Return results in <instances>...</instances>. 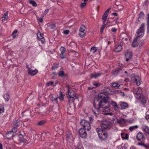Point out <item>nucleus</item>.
<instances>
[{
  "instance_id": "774afa93",
  "label": "nucleus",
  "mask_w": 149,
  "mask_h": 149,
  "mask_svg": "<svg viewBox=\"0 0 149 149\" xmlns=\"http://www.w3.org/2000/svg\"><path fill=\"white\" fill-rule=\"evenodd\" d=\"M145 118L147 120L149 119V114L146 115L145 116Z\"/></svg>"
},
{
  "instance_id": "39448f33",
  "label": "nucleus",
  "mask_w": 149,
  "mask_h": 149,
  "mask_svg": "<svg viewBox=\"0 0 149 149\" xmlns=\"http://www.w3.org/2000/svg\"><path fill=\"white\" fill-rule=\"evenodd\" d=\"M109 97L108 96L106 95L104 93H101L98 94V97L95 98L94 100L96 99L99 101L101 100L103 103L106 104L108 102L107 101L109 100Z\"/></svg>"
},
{
  "instance_id": "c85d7f7f",
  "label": "nucleus",
  "mask_w": 149,
  "mask_h": 149,
  "mask_svg": "<svg viewBox=\"0 0 149 149\" xmlns=\"http://www.w3.org/2000/svg\"><path fill=\"white\" fill-rule=\"evenodd\" d=\"M120 84H119L116 83H113L112 84V86L114 88H118L120 86Z\"/></svg>"
},
{
  "instance_id": "b1692460",
  "label": "nucleus",
  "mask_w": 149,
  "mask_h": 149,
  "mask_svg": "<svg viewBox=\"0 0 149 149\" xmlns=\"http://www.w3.org/2000/svg\"><path fill=\"white\" fill-rule=\"evenodd\" d=\"M111 105L113 107H114V109L116 110H118L119 109V107H118L117 103L114 101H112L111 102Z\"/></svg>"
},
{
  "instance_id": "2f4dec72",
  "label": "nucleus",
  "mask_w": 149,
  "mask_h": 149,
  "mask_svg": "<svg viewBox=\"0 0 149 149\" xmlns=\"http://www.w3.org/2000/svg\"><path fill=\"white\" fill-rule=\"evenodd\" d=\"M19 119L17 120L14 123V127H17L19 125Z\"/></svg>"
},
{
  "instance_id": "37998d69",
  "label": "nucleus",
  "mask_w": 149,
  "mask_h": 149,
  "mask_svg": "<svg viewBox=\"0 0 149 149\" xmlns=\"http://www.w3.org/2000/svg\"><path fill=\"white\" fill-rule=\"evenodd\" d=\"M106 26V24H105V23H103V24L101 28L100 31L102 33L103 32L104 29Z\"/></svg>"
},
{
  "instance_id": "a211bd4d",
  "label": "nucleus",
  "mask_w": 149,
  "mask_h": 149,
  "mask_svg": "<svg viewBox=\"0 0 149 149\" xmlns=\"http://www.w3.org/2000/svg\"><path fill=\"white\" fill-rule=\"evenodd\" d=\"M144 14L142 12H140L139 15L138 19L136 22L138 23V22H140L141 19H144Z\"/></svg>"
},
{
  "instance_id": "412c9836",
  "label": "nucleus",
  "mask_w": 149,
  "mask_h": 149,
  "mask_svg": "<svg viewBox=\"0 0 149 149\" xmlns=\"http://www.w3.org/2000/svg\"><path fill=\"white\" fill-rule=\"evenodd\" d=\"M19 140L21 142H23L26 141V136H24L22 134H20L19 136Z\"/></svg>"
},
{
  "instance_id": "58836bf2",
  "label": "nucleus",
  "mask_w": 149,
  "mask_h": 149,
  "mask_svg": "<svg viewBox=\"0 0 149 149\" xmlns=\"http://www.w3.org/2000/svg\"><path fill=\"white\" fill-rule=\"evenodd\" d=\"M42 136L49 137L50 136V134L48 132H44L42 134Z\"/></svg>"
},
{
  "instance_id": "13d9d810",
  "label": "nucleus",
  "mask_w": 149,
  "mask_h": 149,
  "mask_svg": "<svg viewBox=\"0 0 149 149\" xmlns=\"http://www.w3.org/2000/svg\"><path fill=\"white\" fill-rule=\"evenodd\" d=\"M93 85L96 87H97L99 86H100V84L99 83H93Z\"/></svg>"
},
{
  "instance_id": "393cba45",
  "label": "nucleus",
  "mask_w": 149,
  "mask_h": 149,
  "mask_svg": "<svg viewBox=\"0 0 149 149\" xmlns=\"http://www.w3.org/2000/svg\"><path fill=\"white\" fill-rule=\"evenodd\" d=\"M147 31L148 33H149V13L147 14Z\"/></svg>"
},
{
  "instance_id": "bf43d9fd",
  "label": "nucleus",
  "mask_w": 149,
  "mask_h": 149,
  "mask_svg": "<svg viewBox=\"0 0 149 149\" xmlns=\"http://www.w3.org/2000/svg\"><path fill=\"white\" fill-rule=\"evenodd\" d=\"M55 26V25L54 24H52L50 26V28L51 29H54Z\"/></svg>"
},
{
  "instance_id": "20e7f679",
  "label": "nucleus",
  "mask_w": 149,
  "mask_h": 149,
  "mask_svg": "<svg viewBox=\"0 0 149 149\" xmlns=\"http://www.w3.org/2000/svg\"><path fill=\"white\" fill-rule=\"evenodd\" d=\"M66 87L68 88V97L70 98V100H69V103L70 104V103H72L75 99L77 98V97L76 95V93L74 91H72L71 92H70V88L68 85H66Z\"/></svg>"
},
{
  "instance_id": "ea45409f",
  "label": "nucleus",
  "mask_w": 149,
  "mask_h": 149,
  "mask_svg": "<svg viewBox=\"0 0 149 149\" xmlns=\"http://www.w3.org/2000/svg\"><path fill=\"white\" fill-rule=\"evenodd\" d=\"M58 74L59 76L61 77L64 76L65 75L64 72L63 71H60Z\"/></svg>"
},
{
  "instance_id": "052dcab7",
  "label": "nucleus",
  "mask_w": 149,
  "mask_h": 149,
  "mask_svg": "<svg viewBox=\"0 0 149 149\" xmlns=\"http://www.w3.org/2000/svg\"><path fill=\"white\" fill-rule=\"evenodd\" d=\"M56 73L55 72H54L52 74V76L53 79H54V77H56Z\"/></svg>"
},
{
  "instance_id": "338daca9",
  "label": "nucleus",
  "mask_w": 149,
  "mask_h": 149,
  "mask_svg": "<svg viewBox=\"0 0 149 149\" xmlns=\"http://www.w3.org/2000/svg\"><path fill=\"white\" fill-rule=\"evenodd\" d=\"M144 142H141V143H139L138 144V145L139 146H143L144 145V144L143 143Z\"/></svg>"
},
{
  "instance_id": "a18cd8bd",
  "label": "nucleus",
  "mask_w": 149,
  "mask_h": 149,
  "mask_svg": "<svg viewBox=\"0 0 149 149\" xmlns=\"http://www.w3.org/2000/svg\"><path fill=\"white\" fill-rule=\"evenodd\" d=\"M60 95L59 97V99L61 100H63L64 99V96L61 92H60Z\"/></svg>"
},
{
  "instance_id": "6e6d98bb",
  "label": "nucleus",
  "mask_w": 149,
  "mask_h": 149,
  "mask_svg": "<svg viewBox=\"0 0 149 149\" xmlns=\"http://www.w3.org/2000/svg\"><path fill=\"white\" fill-rule=\"evenodd\" d=\"M49 10V9H47L45 11L43 14L44 15H46L47 13L48 12Z\"/></svg>"
},
{
  "instance_id": "2eb2a0df",
  "label": "nucleus",
  "mask_w": 149,
  "mask_h": 149,
  "mask_svg": "<svg viewBox=\"0 0 149 149\" xmlns=\"http://www.w3.org/2000/svg\"><path fill=\"white\" fill-rule=\"evenodd\" d=\"M14 135L13 132L10 131L6 133V137L8 139H11L13 138Z\"/></svg>"
},
{
  "instance_id": "09e8293b",
  "label": "nucleus",
  "mask_w": 149,
  "mask_h": 149,
  "mask_svg": "<svg viewBox=\"0 0 149 149\" xmlns=\"http://www.w3.org/2000/svg\"><path fill=\"white\" fill-rule=\"evenodd\" d=\"M54 84V82L52 81H50L49 82H47L46 84V85L47 86H49L50 85H53Z\"/></svg>"
},
{
  "instance_id": "864d4df0",
  "label": "nucleus",
  "mask_w": 149,
  "mask_h": 149,
  "mask_svg": "<svg viewBox=\"0 0 149 149\" xmlns=\"http://www.w3.org/2000/svg\"><path fill=\"white\" fill-rule=\"evenodd\" d=\"M94 120L92 116L89 117V121L90 123H91Z\"/></svg>"
},
{
  "instance_id": "4d7b16f0",
  "label": "nucleus",
  "mask_w": 149,
  "mask_h": 149,
  "mask_svg": "<svg viewBox=\"0 0 149 149\" xmlns=\"http://www.w3.org/2000/svg\"><path fill=\"white\" fill-rule=\"evenodd\" d=\"M64 53H61L60 54V57L62 59H63L65 58L64 55Z\"/></svg>"
},
{
  "instance_id": "4c0bfd02",
  "label": "nucleus",
  "mask_w": 149,
  "mask_h": 149,
  "mask_svg": "<svg viewBox=\"0 0 149 149\" xmlns=\"http://www.w3.org/2000/svg\"><path fill=\"white\" fill-rule=\"evenodd\" d=\"M30 3L32 4V6H33L36 7L37 6V3L36 2L33 1H29Z\"/></svg>"
},
{
  "instance_id": "de8ad7c7",
  "label": "nucleus",
  "mask_w": 149,
  "mask_h": 149,
  "mask_svg": "<svg viewBox=\"0 0 149 149\" xmlns=\"http://www.w3.org/2000/svg\"><path fill=\"white\" fill-rule=\"evenodd\" d=\"M4 110V109L3 106L1 105H0V113L3 112Z\"/></svg>"
},
{
  "instance_id": "bb28decb",
  "label": "nucleus",
  "mask_w": 149,
  "mask_h": 149,
  "mask_svg": "<svg viewBox=\"0 0 149 149\" xmlns=\"http://www.w3.org/2000/svg\"><path fill=\"white\" fill-rule=\"evenodd\" d=\"M118 123L121 125H124L126 123L125 120L123 118H121L118 120Z\"/></svg>"
},
{
  "instance_id": "f257e3e1",
  "label": "nucleus",
  "mask_w": 149,
  "mask_h": 149,
  "mask_svg": "<svg viewBox=\"0 0 149 149\" xmlns=\"http://www.w3.org/2000/svg\"><path fill=\"white\" fill-rule=\"evenodd\" d=\"M98 100L96 99L93 102V106L96 110H93V111L96 117L99 115L101 111L109 112V111L108 105L105 106V104L102 103V101Z\"/></svg>"
},
{
  "instance_id": "9d476101",
  "label": "nucleus",
  "mask_w": 149,
  "mask_h": 149,
  "mask_svg": "<svg viewBox=\"0 0 149 149\" xmlns=\"http://www.w3.org/2000/svg\"><path fill=\"white\" fill-rule=\"evenodd\" d=\"M136 138L138 141L141 142H144L145 140V138L143 133L141 132L137 134Z\"/></svg>"
},
{
  "instance_id": "69168bd1",
  "label": "nucleus",
  "mask_w": 149,
  "mask_h": 149,
  "mask_svg": "<svg viewBox=\"0 0 149 149\" xmlns=\"http://www.w3.org/2000/svg\"><path fill=\"white\" fill-rule=\"evenodd\" d=\"M43 17H40L39 19V21L40 22H42L43 21Z\"/></svg>"
},
{
  "instance_id": "aec40b11",
  "label": "nucleus",
  "mask_w": 149,
  "mask_h": 149,
  "mask_svg": "<svg viewBox=\"0 0 149 149\" xmlns=\"http://www.w3.org/2000/svg\"><path fill=\"white\" fill-rule=\"evenodd\" d=\"M121 135L122 139H126L128 140L129 138L128 135L125 133H121Z\"/></svg>"
},
{
  "instance_id": "cd10ccee",
  "label": "nucleus",
  "mask_w": 149,
  "mask_h": 149,
  "mask_svg": "<svg viewBox=\"0 0 149 149\" xmlns=\"http://www.w3.org/2000/svg\"><path fill=\"white\" fill-rule=\"evenodd\" d=\"M121 70V69L119 68L117 70H114L113 72V74L115 75H117L119 73V72Z\"/></svg>"
},
{
  "instance_id": "79ce46f5",
  "label": "nucleus",
  "mask_w": 149,
  "mask_h": 149,
  "mask_svg": "<svg viewBox=\"0 0 149 149\" xmlns=\"http://www.w3.org/2000/svg\"><path fill=\"white\" fill-rule=\"evenodd\" d=\"M17 131V127H14L13 128L12 130L11 131V132H12L13 133V134H14V133H15Z\"/></svg>"
},
{
  "instance_id": "4be33fe9",
  "label": "nucleus",
  "mask_w": 149,
  "mask_h": 149,
  "mask_svg": "<svg viewBox=\"0 0 149 149\" xmlns=\"http://www.w3.org/2000/svg\"><path fill=\"white\" fill-rule=\"evenodd\" d=\"M122 49V47L121 45H118L114 50L116 53H118L120 52Z\"/></svg>"
},
{
  "instance_id": "a19ab883",
  "label": "nucleus",
  "mask_w": 149,
  "mask_h": 149,
  "mask_svg": "<svg viewBox=\"0 0 149 149\" xmlns=\"http://www.w3.org/2000/svg\"><path fill=\"white\" fill-rule=\"evenodd\" d=\"M54 129L56 132H59V133H60V131H61V130L60 129V128H59L57 126H55Z\"/></svg>"
},
{
  "instance_id": "c03bdc74",
  "label": "nucleus",
  "mask_w": 149,
  "mask_h": 149,
  "mask_svg": "<svg viewBox=\"0 0 149 149\" xmlns=\"http://www.w3.org/2000/svg\"><path fill=\"white\" fill-rule=\"evenodd\" d=\"M17 30H15L13 31V33H12V36L13 37V38H15L16 37V34H17Z\"/></svg>"
},
{
  "instance_id": "5fc2aeb1",
  "label": "nucleus",
  "mask_w": 149,
  "mask_h": 149,
  "mask_svg": "<svg viewBox=\"0 0 149 149\" xmlns=\"http://www.w3.org/2000/svg\"><path fill=\"white\" fill-rule=\"evenodd\" d=\"M69 33V30H65L63 31V33L66 35L68 34Z\"/></svg>"
},
{
  "instance_id": "5701e85b",
  "label": "nucleus",
  "mask_w": 149,
  "mask_h": 149,
  "mask_svg": "<svg viewBox=\"0 0 149 149\" xmlns=\"http://www.w3.org/2000/svg\"><path fill=\"white\" fill-rule=\"evenodd\" d=\"M101 74V73H92L91 74V77L92 78H96L97 77H99L100 75Z\"/></svg>"
},
{
  "instance_id": "1a4fd4ad",
  "label": "nucleus",
  "mask_w": 149,
  "mask_h": 149,
  "mask_svg": "<svg viewBox=\"0 0 149 149\" xmlns=\"http://www.w3.org/2000/svg\"><path fill=\"white\" fill-rule=\"evenodd\" d=\"M132 81H134L137 86H139L141 84V79L138 76H136L135 74L133 73L131 75Z\"/></svg>"
},
{
  "instance_id": "49530a36",
  "label": "nucleus",
  "mask_w": 149,
  "mask_h": 149,
  "mask_svg": "<svg viewBox=\"0 0 149 149\" xmlns=\"http://www.w3.org/2000/svg\"><path fill=\"white\" fill-rule=\"evenodd\" d=\"M65 49L63 47H61L60 48V50L61 51V53H64L65 52Z\"/></svg>"
},
{
  "instance_id": "72a5a7b5",
  "label": "nucleus",
  "mask_w": 149,
  "mask_h": 149,
  "mask_svg": "<svg viewBox=\"0 0 149 149\" xmlns=\"http://www.w3.org/2000/svg\"><path fill=\"white\" fill-rule=\"evenodd\" d=\"M143 131L146 133L148 134L149 135V128L146 126L144 129H143Z\"/></svg>"
},
{
  "instance_id": "f3484780",
  "label": "nucleus",
  "mask_w": 149,
  "mask_h": 149,
  "mask_svg": "<svg viewBox=\"0 0 149 149\" xmlns=\"http://www.w3.org/2000/svg\"><path fill=\"white\" fill-rule=\"evenodd\" d=\"M138 38L136 37L135 38L132 43V46L134 47H136L138 46L139 45L138 42Z\"/></svg>"
},
{
  "instance_id": "f8f14e48",
  "label": "nucleus",
  "mask_w": 149,
  "mask_h": 149,
  "mask_svg": "<svg viewBox=\"0 0 149 149\" xmlns=\"http://www.w3.org/2000/svg\"><path fill=\"white\" fill-rule=\"evenodd\" d=\"M125 56L126 58V61H128L129 60L131 59L132 58V54L131 52L129 50H127L125 53Z\"/></svg>"
},
{
  "instance_id": "7c9ffc66",
  "label": "nucleus",
  "mask_w": 149,
  "mask_h": 149,
  "mask_svg": "<svg viewBox=\"0 0 149 149\" xmlns=\"http://www.w3.org/2000/svg\"><path fill=\"white\" fill-rule=\"evenodd\" d=\"M86 29V27L83 24L81 25L80 29L79 31L84 32L85 30Z\"/></svg>"
},
{
  "instance_id": "0eeeda50",
  "label": "nucleus",
  "mask_w": 149,
  "mask_h": 149,
  "mask_svg": "<svg viewBox=\"0 0 149 149\" xmlns=\"http://www.w3.org/2000/svg\"><path fill=\"white\" fill-rule=\"evenodd\" d=\"M144 26V23H142L139 29L137 30L136 32L137 35L136 38H141L143 36L145 31Z\"/></svg>"
},
{
  "instance_id": "473e14b6",
  "label": "nucleus",
  "mask_w": 149,
  "mask_h": 149,
  "mask_svg": "<svg viewBox=\"0 0 149 149\" xmlns=\"http://www.w3.org/2000/svg\"><path fill=\"white\" fill-rule=\"evenodd\" d=\"M138 128V126L137 125H135L130 127L129 128V130L131 132L132 131L134 130L137 129Z\"/></svg>"
},
{
  "instance_id": "680f3d73",
  "label": "nucleus",
  "mask_w": 149,
  "mask_h": 149,
  "mask_svg": "<svg viewBox=\"0 0 149 149\" xmlns=\"http://www.w3.org/2000/svg\"><path fill=\"white\" fill-rule=\"evenodd\" d=\"M57 99H58L56 97H55V98L52 97V101H57Z\"/></svg>"
},
{
  "instance_id": "e2e57ef3",
  "label": "nucleus",
  "mask_w": 149,
  "mask_h": 149,
  "mask_svg": "<svg viewBox=\"0 0 149 149\" xmlns=\"http://www.w3.org/2000/svg\"><path fill=\"white\" fill-rule=\"evenodd\" d=\"M117 31V29L115 28H112L111 29V31L113 32H116Z\"/></svg>"
},
{
  "instance_id": "f704fd0d",
  "label": "nucleus",
  "mask_w": 149,
  "mask_h": 149,
  "mask_svg": "<svg viewBox=\"0 0 149 149\" xmlns=\"http://www.w3.org/2000/svg\"><path fill=\"white\" fill-rule=\"evenodd\" d=\"M45 123V121L44 120L38 122L37 124L40 126H42L44 125Z\"/></svg>"
},
{
  "instance_id": "8fccbe9b",
  "label": "nucleus",
  "mask_w": 149,
  "mask_h": 149,
  "mask_svg": "<svg viewBox=\"0 0 149 149\" xmlns=\"http://www.w3.org/2000/svg\"><path fill=\"white\" fill-rule=\"evenodd\" d=\"M86 2H84V3H82L81 4V8H83L86 6Z\"/></svg>"
},
{
  "instance_id": "e433bc0d",
  "label": "nucleus",
  "mask_w": 149,
  "mask_h": 149,
  "mask_svg": "<svg viewBox=\"0 0 149 149\" xmlns=\"http://www.w3.org/2000/svg\"><path fill=\"white\" fill-rule=\"evenodd\" d=\"M79 35L81 38H83L85 36V34L84 32L79 31Z\"/></svg>"
},
{
  "instance_id": "603ef678",
  "label": "nucleus",
  "mask_w": 149,
  "mask_h": 149,
  "mask_svg": "<svg viewBox=\"0 0 149 149\" xmlns=\"http://www.w3.org/2000/svg\"><path fill=\"white\" fill-rule=\"evenodd\" d=\"M78 149H84V148L81 145L78 144Z\"/></svg>"
},
{
  "instance_id": "6ab92c4d",
  "label": "nucleus",
  "mask_w": 149,
  "mask_h": 149,
  "mask_svg": "<svg viewBox=\"0 0 149 149\" xmlns=\"http://www.w3.org/2000/svg\"><path fill=\"white\" fill-rule=\"evenodd\" d=\"M120 105L122 109H125L127 108L128 106L127 104L124 102H120Z\"/></svg>"
},
{
  "instance_id": "423d86ee",
  "label": "nucleus",
  "mask_w": 149,
  "mask_h": 149,
  "mask_svg": "<svg viewBox=\"0 0 149 149\" xmlns=\"http://www.w3.org/2000/svg\"><path fill=\"white\" fill-rule=\"evenodd\" d=\"M111 123L107 120L102 121L101 123V127L102 130H109L111 127Z\"/></svg>"
},
{
  "instance_id": "9b49d317",
  "label": "nucleus",
  "mask_w": 149,
  "mask_h": 149,
  "mask_svg": "<svg viewBox=\"0 0 149 149\" xmlns=\"http://www.w3.org/2000/svg\"><path fill=\"white\" fill-rule=\"evenodd\" d=\"M85 130V129L81 128L79 131V135L82 138H86L87 136V134Z\"/></svg>"
},
{
  "instance_id": "ddd939ff",
  "label": "nucleus",
  "mask_w": 149,
  "mask_h": 149,
  "mask_svg": "<svg viewBox=\"0 0 149 149\" xmlns=\"http://www.w3.org/2000/svg\"><path fill=\"white\" fill-rule=\"evenodd\" d=\"M110 9V8H109L107 10L104 14L103 15L102 17V19L103 20V23H105V22L106 21L107 17L108 15L109 11Z\"/></svg>"
},
{
  "instance_id": "a878e982",
  "label": "nucleus",
  "mask_w": 149,
  "mask_h": 149,
  "mask_svg": "<svg viewBox=\"0 0 149 149\" xmlns=\"http://www.w3.org/2000/svg\"><path fill=\"white\" fill-rule=\"evenodd\" d=\"M3 97L6 101H8L10 98V96L9 93H7L4 94Z\"/></svg>"
},
{
  "instance_id": "c9c22d12",
  "label": "nucleus",
  "mask_w": 149,
  "mask_h": 149,
  "mask_svg": "<svg viewBox=\"0 0 149 149\" xmlns=\"http://www.w3.org/2000/svg\"><path fill=\"white\" fill-rule=\"evenodd\" d=\"M97 49L95 47H93L91 48V52L93 53H94L96 52Z\"/></svg>"
},
{
  "instance_id": "6e6552de",
  "label": "nucleus",
  "mask_w": 149,
  "mask_h": 149,
  "mask_svg": "<svg viewBox=\"0 0 149 149\" xmlns=\"http://www.w3.org/2000/svg\"><path fill=\"white\" fill-rule=\"evenodd\" d=\"M81 125L84 127L85 129L88 131H89L91 129L90 123L85 120H82L80 122Z\"/></svg>"
},
{
  "instance_id": "0e129e2a",
  "label": "nucleus",
  "mask_w": 149,
  "mask_h": 149,
  "mask_svg": "<svg viewBox=\"0 0 149 149\" xmlns=\"http://www.w3.org/2000/svg\"><path fill=\"white\" fill-rule=\"evenodd\" d=\"M149 3V1L148 0H146L144 2V5H147V4H148Z\"/></svg>"
},
{
  "instance_id": "f03ea898",
  "label": "nucleus",
  "mask_w": 149,
  "mask_h": 149,
  "mask_svg": "<svg viewBox=\"0 0 149 149\" xmlns=\"http://www.w3.org/2000/svg\"><path fill=\"white\" fill-rule=\"evenodd\" d=\"M133 93L136 94V98L139 99L141 103L143 105L146 102V99L141 93V88L139 87L136 89H133L132 90Z\"/></svg>"
},
{
  "instance_id": "4468645a",
  "label": "nucleus",
  "mask_w": 149,
  "mask_h": 149,
  "mask_svg": "<svg viewBox=\"0 0 149 149\" xmlns=\"http://www.w3.org/2000/svg\"><path fill=\"white\" fill-rule=\"evenodd\" d=\"M28 72L29 74L31 76L35 75L38 72V71L37 70H33L30 68H29Z\"/></svg>"
},
{
  "instance_id": "3c124183",
  "label": "nucleus",
  "mask_w": 149,
  "mask_h": 149,
  "mask_svg": "<svg viewBox=\"0 0 149 149\" xmlns=\"http://www.w3.org/2000/svg\"><path fill=\"white\" fill-rule=\"evenodd\" d=\"M58 67V65L57 64L56 65L54 64L52 67V69H54L56 68H57Z\"/></svg>"
},
{
  "instance_id": "c756f323",
  "label": "nucleus",
  "mask_w": 149,
  "mask_h": 149,
  "mask_svg": "<svg viewBox=\"0 0 149 149\" xmlns=\"http://www.w3.org/2000/svg\"><path fill=\"white\" fill-rule=\"evenodd\" d=\"M3 20H6L8 19V12H7L6 13H4L3 16L2 17Z\"/></svg>"
},
{
  "instance_id": "dca6fc26",
  "label": "nucleus",
  "mask_w": 149,
  "mask_h": 149,
  "mask_svg": "<svg viewBox=\"0 0 149 149\" xmlns=\"http://www.w3.org/2000/svg\"><path fill=\"white\" fill-rule=\"evenodd\" d=\"M37 36L38 39L41 41L42 43H44L45 39L44 38L42 37L40 33L38 32L37 33Z\"/></svg>"
},
{
  "instance_id": "7ed1b4c3",
  "label": "nucleus",
  "mask_w": 149,
  "mask_h": 149,
  "mask_svg": "<svg viewBox=\"0 0 149 149\" xmlns=\"http://www.w3.org/2000/svg\"><path fill=\"white\" fill-rule=\"evenodd\" d=\"M96 132L98 133L99 137L100 139L102 140H106L108 137V134L106 132H104L103 130L101 129L96 128Z\"/></svg>"
}]
</instances>
